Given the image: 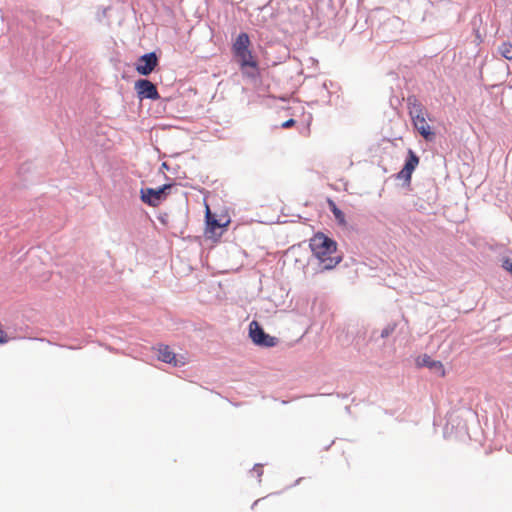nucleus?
I'll use <instances>...</instances> for the list:
<instances>
[{
  "label": "nucleus",
  "instance_id": "nucleus-8",
  "mask_svg": "<svg viewBox=\"0 0 512 512\" xmlns=\"http://www.w3.org/2000/svg\"><path fill=\"white\" fill-rule=\"evenodd\" d=\"M416 365L418 367H427L432 372L438 374L440 377H444L446 374L444 365L441 361L432 359L429 355L423 354L417 357Z\"/></svg>",
  "mask_w": 512,
  "mask_h": 512
},
{
  "label": "nucleus",
  "instance_id": "nucleus-7",
  "mask_svg": "<svg viewBox=\"0 0 512 512\" xmlns=\"http://www.w3.org/2000/svg\"><path fill=\"white\" fill-rule=\"evenodd\" d=\"M137 96L140 100L143 99H151L158 100L160 95L158 93L157 87L151 81L147 79H139L135 82L134 86Z\"/></svg>",
  "mask_w": 512,
  "mask_h": 512
},
{
  "label": "nucleus",
  "instance_id": "nucleus-16",
  "mask_svg": "<svg viewBox=\"0 0 512 512\" xmlns=\"http://www.w3.org/2000/svg\"><path fill=\"white\" fill-rule=\"evenodd\" d=\"M389 333H390V330H388V329H384V330L382 331V337H386V336H388V335H389Z\"/></svg>",
  "mask_w": 512,
  "mask_h": 512
},
{
  "label": "nucleus",
  "instance_id": "nucleus-10",
  "mask_svg": "<svg viewBox=\"0 0 512 512\" xmlns=\"http://www.w3.org/2000/svg\"><path fill=\"white\" fill-rule=\"evenodd\" d=\"M157 350L159 360L174 366H181L185 364L184 360H179L176 357V354L169 348V346L159 345Z\"/></svg>",
  "mask_w": 512,
  "mask_h": 512
},
{
  "label": "nucleus",
  "instance_id": "nucleus-9",
  "mask_svg": "<svg viewBox=\"0 0 512 512\" xmlns=\"http://www.w3.org/2000/svg\"><path fill=\"white\" fill-rule=\"evenodd\" d=\"M419 164V157L412 151L409 150L408 158L402 170L398 173V178L406 182H410L411 176L417 165Z\"/></svg>",
  "mask_w": 512,
  "mask_h": 512
},
{
  "label": "nucleus",
  "instance_id": "nucleus-5",
  "mask_svg": "<svg viewBox=\"0 0 512 512\" xmlns=\"http://www.w3.org/2000/svg\"><path fill=\"white\" fill-rule=\"evenodd\" d=\"M249 335L252 341L260 346L273 347L277 343V339L266 334L257 321H252L249 325Z\"/></svg>",
  "mask_w": 512,
  "mask_h": 512
},
{
  "label": "nucleus",
  "instance_id": "nucleus-13",
  "mask_svg": "<svg viewBox=\"0 0 512 512\" xmlns=\"http://www.w3.org/2000/svg\"><path fill=\"white\" fill-rule=\"evenodd\" d=\"M331 211L339 224H346L344 213L334 203H331Z\"/></svg>",
  "mask_w": 512,
  "mask_h": 512
},
{
  "label": "nucleus",
  "instance_id": "nucleus-11",
  "mask_svg": "<svg viewBox=\"0 0 512 512\" xmlns=\"http://www.w3.org/2000/svg\"><path fill=\"white\" fill-rule=\"evenodd\" d=\"M223 231V226L215 219L211 218L210 210L207 208V229L206 236L213 238L220 236Z\"/></svg>",
  "mask_w": 512,
  "mask_h": 512
},
{
  "label": "nucleus",
  "instance_id": "nucleus-3",
  "mask_svg": "<svg viewBox=\"0 0 512 512\" xmlns=\"http://www.w3.org/2000/svg\"><path fill=\"white\" fill-rule=\"evenodd\" d=\"M407 104L414 128L425 140H433L435 133L425 119L426 113L423 105L414 96L408 97Z\"/></svg>",
  "mask_w": 512,
  "mask_h": 512
},
{
  "label": "nucleus",
  "instance_id": "nucleus-14",
  "mask_svg": "<svg viewBox=\"0 0 512 512\" xmlns=\"http://www.w3.org/2000/svg\"><path fill=\"white\" fill-rule=\"evenodd\" d=\"M295 124V120L294 119H289L287 121H285L284 123H282V127L283 128H290L292 126H294Z\"/></svg>",
  "mask_w": 512,
  "mask_h": 512
},
{
  "label": "nucleus",
  "instance_id": "nucleus-6",
  "mask_svg": "<svg viewBox=\"0 0 512 512\" xmlns=\"http://www.w3.org/2000/svg\"><path fill=\"white\" fill-rule=\"evenodd\" d=\"M158 65V57L155 52L140 56L135 64V70L142 76L150 75Z\"/></svg>",
  "mask_w": 512,
  "mask_h": 512
},
{
  "label": "nucleus",
  "instance_id": "nucleus-1",
  "mask_svg": "<svg viewBox=\"0 0 512 512\" xmlns=\"http://www.w3.org/2000/svg\"><path fill=\"white\" fill-rule=\"evenodd\" d=\"M251 41L245 32L240 33L232 44V53L241 71L248 77L258 74V62L250 49Z\"/></svg>",
  "mask_w": 512,
  "mask_h": 512
},
{
  "label": "nucleus",
  "instance_id": "nucleus-12",
  "mask_svg": "<svg viewBox=\"0 0 512 512\" xmlns=\"http://www.w3.org/2000/svg\"><path fill=\"white\" fill-rule=\"evenodd\" d=\"M499 53L501 56L507 60H512V43L511 42H503L499 48Z\"/></svg>",
  "mask_w": 512,
  "mask_h": 512
},
{
  "label": "nucleus",
  "instance_id": "nucleus-2",
  "mask_svg": "<svg viewBox=\"0 0 512 512\" xmlns=\"http://www.w3.org/2000/svg\"><path fill=\"white\" fill-rule=\"evenodd\" d=\"M310 248L323 269H332L341 261V257L336 255L337 243L323 233L311 238Z\"/></svg>",
  "mask_w": 512,
  "mask_h": 512
},
{
  "label": "nucleus",
  "instance_id": "nucleus-15",
  "mask_svg": "<svg viewBox=\"0 0 512 512\" xmlns=\"http://www.w3.org/2000/svg\"><path fill=\"white\" fill-rule=\"evenodd\" d=\"M504 267H505L508 271L512 272V261L506 260V261L504 262Z\"/></svg>",
  "mask_w": 512,
  "mask_h": 512
},
{
  "label": "nucleus",
  "instance_id": "nucleus-4",
  "mask_svg": "<svg viewBox=\"0 0 512 512\" xmlns=\"http://www.w3.org/2000/svg\"><path fill=\"white\" fill-rule=\"evenodd\" d=\"M172 187L171 184H165L157 189L145 188L141 189V200L152 207H157L162 201H164L168 195L167 190Z\"/></svg>",
  "mask_w": 512,
  "mask_h": 512
}]
</instances>
